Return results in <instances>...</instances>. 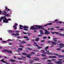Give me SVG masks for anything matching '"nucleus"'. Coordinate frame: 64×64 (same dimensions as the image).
<instances>
[{"label":"nucleus","instance_id":"obj_43","mask_svg":"<svg viewBox=\"0 0 64 64\" xmlns=\"http://www.w3.org/2000/svg\"><path fill=\"white\" fill-rule=\"evenodd\" d=\"M37 45V44L36 43V42H34V45Z\"/></svg>","mask_w":64,"mask_h":64},{"label":"nucleus","instance_id":"obj_56","mask_svg":"<svg viewBox=\"0 0 64 64\" xmlns=\"http://www.w3.org/2000/svg\"><path fill=\"white\" fill-rule=\"evenodd\" d=\"M2 42H3V43H4V42L5 43H7V42H6V41H3Z\"/></svg>","mask_w":64,"mask_h":64},{"label":"nucleus","instance_id":"obj_36","mask_svg":"<svg viewBox=\"0 0 64 64\" xmlns=\"http://www.w3.org/2000/svg\"><path fill=\"white\" fill-rule=\"evenodd\" d=\"M58 19H56V20H55L54 21V22H57V21H58Z\"/></svg>","mask_w":64,"mask_h":64},{"label":"nucleus","instance_id":"obj_8","mask_svg":"<svg viewBox=\"0 0 64 64\" xmlns=\"http://www.w3.org/2000/svg\"><path fill=\"white\" fill-rule=\"evenodd\" d=\"M59 48H63V47H64V44H63L62 43H60L59 44Z\"/></svg>","mask_w":64,"mask_h":64},{"label":"nucleus","instance_id":"obj_11","mask_svg":"<svg viewBox=\"0 0 64 64\" xmlns=\"http://www.w3.org/2000/svg\"><path fill=\"white\" fill-rule=\"evenodd\" d=\"M5 10L6 12H8L9 11H10V10L7 7H5Z\"/></svg>","mask_w":64,"mask_h":64},{"label":"nucleus","instance_id":"obj_58","mask_svg":"<svg viewBox=\"0 0 64 64\" xmlns=\"http://www.w3.org/2000/svg\"><path fill=\"white\" fill-rule=\"evenodd\" d=\"M38 49H40V48H42V47H38Z\"/></svg>","mask_w":64,"mask_h":64},{"label":"nucleus","instance_id":"obj_55","mask_svg":"<svg viewBox=\"0 0 64 64\" xmlns=\"http://www.w3.org/2000/svg\"><path fill=\"white\" fill-rule=\"evenodd\" d=\"M50 30H54V28H50Z\"/></svg>","mask_w":64,"mask_h":64},{"label":"nucleus","instance_id":"obj_44","mask_svg":"<svg viewBox=\"0 0 64 64\" xmlns=\"http://www.w3.org/2000/svg\"><path fill=\"white\" fill-rule=\"evenodd\" d=\"M15 32L16 33H19V32L18 31H15Z\"/></svg>","mask_w":64,"mask_h":64},{"label":"nucleus","instance_id":"obj_20","mask_svg":"<svg viewBox=\"0 0 64 64\" xmlns=\"http://www.w3.org/2000/svg\"><path fill=\"white\" fill-rule=\"evenodd\" d=\"M5 16H4L3 17H1L0 18V22H1L2 21V20H3V18L4 19V17Z\"/></svg>","mask_w":64,"mask_h":64},{"label":"nucleus","instance_id":"obj_52","mask_svg":"<svg viewBox=\"0 0 64 64\" xmlns=\"http://www.w3.org/2000/svg\"><path fill=\"white\" fill-rule=\"evenodd\" d=\"M24 38H28V37H27L24 36Z\"/></svg>","mask_w":64,"mask_h":64},{"label":"nucleus","instance_id":"obj_30","mask_svg":"<svg viewBox=\"0 0 64 64\" xmlns=\"http://www.w3.org/2000/svg\"><path fill=\"white\" fill-rule=\"evenodd\" d=\"M17 38H20V39H22V37L21 36H17Z\"/></svg>","mask_w":64,"mask_h":64},{"label":"nucleus","instance_id":"obj_61","mask_svg":"<svg viewBox=\"0 0 64 64\" xmlns=\"http://www.w3.org/2000/svg\"><path fill=\"white\" fill-rule=\"evenodd\" d=\"M0 40L1 41H2V38H0Z\"/></svg>","mask_w":64,"mask_h":64},{"label":"nucleus","instance_id":"obj_13","mask_svg":"<svg viewBox=\"0 0 64 64\" xmlns=\"http://www.w3.org/2000/svg\"><path fill=\"white\" fill-rule=\"evenodd\" d=\"M31 55H32V54H28L26 56V57H28V58H31L30 57V56Z\"/></svg>","mask_w":64,"mask_h":64},{"label":"nucleus","instance_id":"obj_7","mask_svg":"<svg viewBox=\"0 0 64 64\" xmlns=\"http://www.w3.org/2000/svg\"><path fill=\"white\" fill-rule=\"evenodd\" d=\"M54 63H56V64H62V62L60 61H56L54 62Z\"/></svg>","mask_w":64,"mask_h":64},{"label":"nucleus","instance_id":"obj_10","mask_svg":"<svg viewBox=\"0 0 64 64\" xmlns=\"http://www.w3.org/2000/svg\"><path fill=\"white\" fill-rule=\"evenodd\" d=\"M23 33L24 34H28V36H30V35L31 34L29 33V32H23Z\"/></svg>","mask_w":64,"mask_h":64},{"label":"nucleus","instance_id":"obj_1","mask_svg":"<svg viewBox=\"0 0 64 64\" xmlns=\"http://www.w3.org/2000/svg\"><path fill=\"white\" fill-rule=\"evenodd\" d=\"M34 26H31V27L30 28V29H32V30H37L38 29H40L41 28H43V27L42 26L38 25L35 26V27H38L37 28H34Z\"/></svg>","mask_w":64,"mask_h":64},{"label":"nucleus","instance_id":"obj_14","mask_svg":"<svg viewBox=\"0 0 64 64\" xmlns=\"http://www.w3.org/2000/svg\"><path fill=\"white\" fill-rule=\"evenodd\" d=\"M49 58H56V57L55 56H49Z\"/></svg>","mask_w":64,"mask_h":64},{"label":"nucleus","instance_id":"obj_47","mask_svg":"<svg viewBox=\"0 0 64 64\" xmlns=\"http://www.w3.org/2000/svg\"><path fill=\"white\" fill-rule=\"evenodd\" d=\"M40 51H41V52H45V51H44V50H41Z\"/></svg>","mask_w":64,"mask_h":64},{"label":"nucleus","instance_id":"obj_28","mask_svg":"<svg viewBox=\"0 0 64 64\" xmlns=\"http://www.w3.org/2000/svg\"><path fill=\"white\" fill-rule=\"evenodd\" d=\"M57 50H58V51H59V50H61V49L60 48H58L56 49Z\"/></svg>","mask_w":64,"mask_h":64},{"label":"nucleus","instance_id":"obj_50","mask_svg":"<svg viewBox=\"0 0 64 64\" xmlns=\"http://www.w3.org/2000/svg\"><path fill=\"white\" fill-rule=\"evenodd\" d=\"M48 64H53L52 62H49L48 63Z\"/></svg>","mask_w":64,"mask_h":64},{"label":"nucleus","instance_id":"obj_34","mask_svg":"<svg viewBox=\"0 0 64 64\" xmlns=\"http://www.w3.org/2000/svg\"><path fill=\"white\" fill-rule=\"evenodd\" d=\"M60 31H64V29L62 28H60Z\"/></svg>","mask_w":64,"mask_h":64},{"label":"nucleus","instance_id":"obj_59","mask_svg":"<svg viewBox=\"0 0 64 64\" xmlns=\"http://www.w3.org/2000/svg\"><path fill=\"white\" fill-rule=\"evenodd\" d=\"M8 21H11V19L10 18H8Z\"/></svg>","mask_w":64,"mask_h":64},{"label":"nucleus","instance_id":"obj_32","mask_svg":"<svg viewBox=\"0 0 64 64\" xmlns=\"http://www.w3.org/2000/svg\"><path fill=\"white\" fill-rule=\"evenodd\" d=\"M19 35V33H17L16 34H15V36H18V35Z\"/></svg>","mask_w":64,"mask_h":64},{"label":"nucleus","instance_id":"obj_57","mask_svg":"<svg viewBox=\"0 0 64 64\" xmlns=\"http://www.w3.org/2000/svg\"><path fill=\"white\" fill-rule=\"evenodd\" d=\"M59 61H62V59H59L58 60Z\"/></svg>","mask_w":64,"mask_h":64},{"label":"nucleus","instance_id":"obj_31","mask_svg":"<svg viewBox=\"0 0 64 64\" xmlns=\"http://www.w3.org/2000/svg\"><path fill=\"white\" fill-rule=\"evenodd\" d=\"M41 55L42 56V57H44V56H46V55L44 54H41Z\"/></svg>","mask_w":64,"mask_h":64},{"label":"nucleus","instance_id":"obj_38","mask_svg":"<svg viewBox=\"0 0 64 64\" xmlns=\"http://www.w3.org/2000/svg\"><path fill=\"white\" fill-rule=\"evenodd\" d=\"M8 41H13V40H10L9 39H8L7 40Z\"/></svg>","mask_w":64,"mask_h":64},{"label":"nucleus","instance_id":"obj_41","mask_svg":"<svg viewBox=\"0 0 64 64\" xmlns=\"http://www.w3.org/2000/svg\"><path fill=\"white\" fill-rule=\"evenodd\" d=\"M18 59L20 60H21L22 59H23L22 58H17Z\"/></svg>","mask_w":64,"mask_h":64},{"label":"nucleus","instance_id":"obj_25","mask_svg":"<svg viewBox=\"0 0 64 64\" xmlns=\"http://www.w3.org/2000/svg\"><path fill=\"white\" fill-rule=\"evenodd\" d=\"M22 54L24 55H27V54L25 53H22Z\"/></svg>","mask_w":64,"mask_h":64},{"label":"nucleus","instance_id":"obj_40","mask_svg":"<svg viewBox=\"0 0 64 64\" xmlns=\"http://www.w3.org/2000/svg\"><path fill=\"white\" fill-rule=\"evenodd\" d=\"M54 45L53 44H52L51 45V46H50V48H52V47H54Z\"/></svg>","mask_w":64,"mask_h":64},{"label":"nucleus","instance_id":"obj_35","mask_svg":"<svg viewBox=\"0 0 64 64\" xmlns=\"http://www.w3.org/2000/svg\"><path fill=\"white\" fill-rule=\"evenodd\" d=\"M52 23H49L48 24H47V25H52Z\"/></svg>","mask_w":64,"mask_h":64},{"label":"nucleus","instance_id":"obj_62","mask_svg":"<svg viewBox=\"0 0 64 64\" xmlns=\"http://www.w3.org/2000/svg\"><path fill=\"white\" fill-rule=\"evenodd\" d=\"M62 23V22H59V23Z\"/></svg>","mask_w":64,"mask_h":64},{"label":"nucleus","instance_id":"obj_27","mask_svg":"<svg viewBox=\"0 0 64 64\" xmlns=\"http://www.w3.org/2000/svg\"><path fill=\"white\" fill-rule=\"evenodd\" d=\"M16 25H18V24H17L16 23L15 24V25L13 26V27H14H14H15L16 26Z\"/></svg>","mask_w":64,"mask_h":64},{"label":"nucleus","instance_id":"obj_19","mask_svg":"<svg viewBox=\"0 0 64 64\" xmlns=\"http://www.w3.org/2000/svg\"><path fill=\"white\" fill-rule=\"evenodd\" d=\"M51 43L52 45H56V43L55 42H51Z\"/></svg>","mask_w":64,"mask_h":64},{"label":"nucleus","instance_id":"obj_64","mask_svg":"<svg viewBox=\"0 0 64 64\" xmlns=\"http://www.w3.org/2000/svg\"><path fill=\"white\" fill-rule=\"evenodd\" d=\"M14 29H17V27H15L14 28Z\"/></svg>","mask_w":64,"mask_h":64},{"label":"nucleus","instance_id":"obj_45","mask_svg":"<svg viewBox=\"0 0 64 64\" xmlns=\"http://www.w3.org/2000/svg\"><path fill=\"white\" fill-rule=\"evenodd\" d=\"M1 13H3V11L2 12L1 10H0V15H1Z\"/></svg>","mask_w":64,"mask_h":64},{"label":"nucleus","instance_id":"obj_18","mask_svg":"<svg viewBox=\"0 0 64 64\" xmlns=\"http://www.w3.org/2000/svg\"><path fill=\"white\" fill-rule=\"evenodd\" d=\"M34 62V60H30V62H29V63L30 64H32L33 63V62Z\"/></svg>","mask_w":64,"mask_h":64},{"label":"nucleus","instance_id":"obj_12","mask_svg":"<svg viewBox=\"0 0 64 64\" xmlns=\"http://www.w3.org/2000/svg\"><path fill=\"white\" fill-rule=\"evenodd\" d=\"M43 30H40V34H41L42 35H44V34L43 32Z\"/></svg>","mask_w":64,"mask_h":64},{"label":"nucleus","instance_id":"obj_46","mask_svg":"<svg viewBox=\"0 0 64 64\" xmlns=\"http://www.w3.org/2000/svg\"><path fill=\"white\" fill-rule=\"evenodd\" d=\"M55 32H52L51 33H52V34H55Z\"/></svg>","mask_w":64,"mask_h":64},{"label":"nucleus","instance_id":"obj_15","mask_svg":"<svg viewBox=\"0 0 64 64\" xmlns=\"http://www.w3.org/2000/svg\"><path fill=\"white\" fill-rule=\"evenodd\" d=\"M47 54L48 55H53V54L52 52H47Z\"/></svg>","mask_w":64,"mask_h":64},{"label":"nucleus","instance_id":"obj_51","mask_svg":"<svg viewBox=\"0 0 64 64\" xmlns=\"http://www.w3.org/2000/svg\"><path fill=\"white\" fill-rule=\"evenodd\" d=\"M40 42H44V40H42L40 41Z\"/></svg>","mask_w":64,"mask_h":64},{"label":"nucleus","instance_id":"obj_48","mask_svg":"<svg viewBox=\"0 0 64 64\" xmlns=\"http://www.w3.org/2000/svg\"><path fill=\"white\" fill-rule=\"evenodd\" d=\"M52 61H54L56 60L55 59H52Z\"/></svg>","mask_w":64,"mask_h":64},{"label":"nucleus","instance_id":"obj_24","mask_svg":"<svg viewBox=\"0 0 64 64\" xmlns=\"http://www.w3.org/2000/svg\"><path fill=\"white\" fill-rule=\"evenodd\" d=\"M55 34H56V35H59V33L58 32H55Z\"/></svg>","mask_w":64,"mask_h":64},{"label":"nucleus","instance_id":"obj_17","mask_svg":"<svg viewBox=\"0 0 64 64\" xmlns=\"http://www.w3.org/2000/svg\"><path fill=\"white\" fill-rule=\"evenodd\" d=\"M34 60H39V59L38 58H37L35 57L34 58Z\"/></svg>","mask_w":64,"mask_h":64},{"label":"nucleus","instance_id":"obj_29","mask_svg":"<svg viewBox=\"0 0 64 64\" xmlns=\"http://www.w3.org/2000/svg\"><path fill=\"white\" fill-rule=\"evenodd\" d=\"M42 36V35L41 34L38 35V37H41V36Z\"/></svg>","mask_w":64,"mask_h":64},{"label":"nucleus","instance_id":"obj_39","mask_svg":"<svg viewBox=\"0 0 64 64\" xmlns=\"http://www.w3.org/2000/svg\"><path fill=\"white\" fill-rule=\"evenodd\" d=\"M47 62H51V60H47Z\"/></svg>","mask_w":64,"mask_h":64},{"label":"nucleus","instance_id":"obj_37","mask_svg":"<svg viewBox=\"0 0 64 64\" xmlns=\"http://www.w3.org/2000/svg\"><path fill=\"white\" fill-rule=\"evenodd\" d=\"M31 54H34L35 53L34 52H32L31 53H30Z\"/></svg>","mask_w":64,"mask_h":64},{"label":"nucleus","instance_id":"obj_21","mask_svg":"<svg viewBox=\"0 0 64 64\" xmlns=\"http://www.w3.org/2000/svg\"><path fill=\"white\" fill-rule=\"evenodd\" d=\"M22 48H19L18 49V51H21V50H22Z\"/></svg>","mask_w":64,"mask_h":64},{"label":"nucleus","instance_id":"obj_22","mask_svg":"<svg viewBox=\"0 0 64 64\" xmlns=\"http://www.w3.org/2000/svg\"><path fill=\"white\" fill-rule=\"evenodd\" d=\"M39 38H36L35 39V41H38V40H39Z\"/></svg>","mask_w":64,"mask_h":64},{"label":"nucleus","instance_id":"obj_6","mask_svg":"<svg viewBox=\"0 0 64 64\" xmlns=\"http://www.w3.org/2000/svg\"><path fill=\"white\" fill-rule=\"evenodd\" d=\"M4 19L3 20V22L4 23H8V20L6 19V17H4Z\"/></svg>","mask_w":64,"mask_h":64},{"label":"nucleus","instance_id":"obj_63","mask_svg":"<svg viewBox=\"0 0 64 64\" xmlns=\"http://www.w3.org/2000/svg\"><path fill=\"white\" fill-rule=\"evenodd\" d=\"M48 39H50V38H51V37H50V36H49L48 37Z\"/></svg>","mask_w":64,"mask_h":64},{"label":"nucleus","instance_id":"obj_60","mask_svg":"<svg viewBox=\"0 0 64 64\" xmlns=\"http://www.w3.org/2000/svg\"><path fill=\"white\" fill-rule=\"evenodd\" d=\"M53 39H54V40H57V39L56 38H54Z\"/></svg>","mask_w":64,"mask_h":64},{"label":"nucleus","instance_id":"obj_26","mask_svg":"<svg viewBox=\"0 0 64 64\" xmlns=\"http://www.w3.org/2000/svg\"><path fill=\"white\" fill-rule=\"evenodd\" d=\"M8 32H9V33H12V31L11 30H8Z\"/></svg>","mask_w":64,"mask_h":64},{"label":"nucleus","instance_id":"obj_4","mask_svg":"<svg viewBox=\"0 0 64 64\" xmlns=\"http://www.w3.org/2000/svg\"><path fill=\"white\" fill-rule=\"evenodd\" d=\"M2 51L3 52H7V53H9L10 54L12 53V52L9 50H2Z\"/></svg>","mask_w":64,"mask_h":64},{"label":"nucleus","instance_id":"obj_49","mask_svg":"<svg viewBox=\"0 0 64 64\" xmlns=\"http://www.w3.org/2000/svg\"><path fill=\"white\" fill-rule=\"evenodd\" d=\"M26 43V42H25L22 41V43L24 44V43Z\"/></svg>","mask_w":64,"mask_h":64},{"label":"nucleus","instance_id":"obj_42","mask_svg":"<svg viewBox=\"0 0 64 64\" xmlns=\"http://www.w3.org/2000/svg\"><path fill=\"white\" fill-rule=\"evenodd\" d=\"M32 51L34 52H37V51L36 50H32Z\"/></svg>","mask_w":64,"mask_h":64},{"label":"nucleus","instance_id":"obj_23","mask_svg":"<svg viewBox=\"0 0 64 64\" xmlns=\"http://www.w3.org/2000/svg\"><path fill=\"white\" fill-rule=\"evenodd\" d=\"M58 56L59 58H61L62 57H64V56H61L60 55H59Z\"/></svg>","mask_w":64,"mask_h":64},{"label":"nucleus","instance_id":"obj_54","mask_svg":"<svg viewBox=\"0 0 64 64\" xmlns=\"http://www.w3.org/2000/svg\"><path fill=\"white\" fill-rule=\"evenodd\" d=\"M20 47H22V48H23V46H22L21 45H20Z\"/></svg>","mask_w":64,"mask_h":64},{"label":"nucleus","instance_id":"obj_2","mask_svg":"<svg viewBox=\"0 0 64 64\" xmlns=\"http://www.w3.org/2000/svg\"><path fill=\"white\" fill-rule=\"evenodd\" d=\"M49 48V47L48 46H46L45 48V49H44V50L45 51H46V52H42V54H47V52H49V50H47V49H48Z\"/></svg>","mask_w":64,"mask_h":64},{"label":"nucleus","instance_id":"obj_9","mask_svg":"<svg viewBox=\"0 0 64 64\" xmlns=\"http://www.w3.org/2000/svg\"><path fill=\"white\" fill-rule=\"evenodd\" d=\"M44 31H46L45 32V34L46 35L49 34V32H48V31H47V30H44Z\"/></svg>","mask_w":64,"mask_h":64},{"label":"nucleus","instance_id":"obj_16","mask_svg":"<svg viewBox=\"0 0 64 64\" xmlns=\"http://www.w3.org/2000/svg\"><path fill=\"white\" fill-rule=\"evenodd\" d=\"M9 61H11V62H16V60H13L12 59L9 60Z\"/></svg>","mask_w":64,"mask_h":64},{"label":"nucleus","instance_id":"obj_33","mask_svg":"<svg viewBox=\"0 0 64 64\" xmlns=\"http://www.w3.org/2000/svg\"><path fill=\"white\" fill-rule=\"evenodd\" d=\"M43 39H46V38H47V37L46 36H44L43 38Z\"/></svg>","mask_w":64,"mask_h":64},{"label":"nucleus","instance_id":"obj_3","mask_svg":"<svg viewBox=\"0 0 64 64\" xmlns=\"http://www.w3.org/2000/svg\"><path fill=\"white\" fill-rule=\"evenodd\" d=\"M20 27H23L24 28L23 29L24 30H25V31H27V30H28V29H27L28 28V26H23L21 25H20Z\"/></svg>","mask_w":64,"mask_h":64},{"label":"nucleus","instance_id":"obj_53","mask_svg":"<svg viewBox=\"0 0 64 64\" xmlns=\"http://www.w3.org/2000/svg\"><path fill=\"white\" fill-rule=\"evenodd\" d=\"M51 42L50 41H48L47 42L48 43H51Z\"/></svg>","mask_w":64,"mask_h":64},{"label":"nucleus","instance_id":"obj_5","mask_svg":"<svg viewBox=\"0 0 64 64\" xmlns=\"http://www.w3.org/2000/svg\"><path fill=\"white\" fill-rule=\"evenodd\" d=\"M3 13H2V15H4V16L6 17H9V15L7 14V13L6 12H5V11L3 10Z\"/></svg>","mask_w":64,"mask_h":64}]
</instances>
